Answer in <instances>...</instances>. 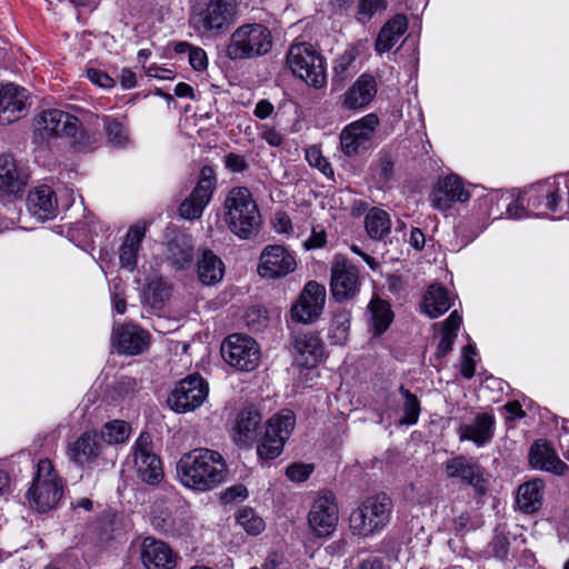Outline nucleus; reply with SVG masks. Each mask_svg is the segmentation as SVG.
I'll return each mask as SVG.
<instances>
[{"label":"nucleus","instance_id":"46","mask_svg":"<svg viewBox=\"0 0 569 569\" xmlns=\"http://www.w3.org/2000/svg\"><path fill=\"white\" fill-rule=\"evenodd\" d=\"M510 535L505 527H497L495 536L489 543V553L500 561H507L511 543Z\"/></svg>","mask_w":569,"mask_h":569},{"label":"nucleus","instance_id":"34","mask_svg":"<svg viewBox=\"0 0 569 569\" xmlns=\"http://www.w3.org/2000/svg\"><path fill=\"white\" fill-rule=\"evenodd\" d=\"M261 423V415L252 407L244 408L237 417L234 425V441L238 445L247 446L253 441L257 430Z\"/></svg>","mask_w":569,"mask_h":569},{"label":"nucleus","instance_id":"63","mask_svg":"<svg viewBox=\"0 0 569 569\" xmlns=\"http://www.w3.org/2000/svg\"><path fill=\"white\" fill-rule=\"evenodd\" d=\"M118 78L121 87L126 90L132 89L137 84L136 73L128 68H123Z\"/></svg>","mask_w":569,"mask_h":569},{"label":"nucleus","instance_id":"6","mask_svg":"<svg viewBox=\"0 0 569 569\" xmlns=\"http://www.w3.org/2000/svg\"><path fill=\"white\" fill-rule=\"evenodd\" d=\"M63 496L62 479L49 459H41L36 466L31 487L27 491L30 507L38 512H47L58 507Z\"/></svg>","mask_w":569,"mask_h":569},{"label":"nucleus","instance_id":"10","mask_svg":"<svg viewBox=\"0 0 569 569\" xmlns=\"http://www.w3.org/2000/svg\"><path fill=\"white\" fill-rule=\"evenodd\" d=\"M132 463L137 477L151 486L163 479V468L160 457L153 450L150 433L141 432L131 447Z\"/></svg>","mask_w":569,"mask_h":569},{"label":"nucleus","instance_id":"11","mask_svg":"<svg viewBox=\"0 0 569 569\" xmlns=\"http://www.w3.org/2000/svg\"><path fill=\"white\" fill-rule=\"evenodd\" d=\"M296 426V416L291 410H283L268 420L264 436L257 452L261 459L277 458Z\"/></svg>","mask_w":569,"mask_h":569},{"label":"nucleus","instance_id":"8","mask_svg":"<svg viewBox=\"0 0 569 569\" xmlns=\"http://www.w3.org/2000/svg\"><path fill=\"white\" fill-rule=\"evenodd\" d=\"M287 67L292 74L308 86L321 89L327 83V72L322 56L311 43L299 42L290 46L286 56Z\"/></svg>","mask_w":569,"mask_h":569},{"label":"nucleus","instance_id":"60","mask_svg":"<svg viewBox=\"0 0 569 569\" xmlns=\"http://www.w3.org/2000/svg\"><path fill=\"white\" fill-rule=\"evenodd\" d=\"M224 164L232 172H242L248 168L246 159L236 153H228L224 157Z\"/></svg>","mask_w":569,"mask_h":569},{"label":"nucleus","instance_id":"21","mask_svg":"<svg viewBox=\"0 0 569 569\" xmlns=\"http://www.w3.org/2000/svg\"><path fill=\"white\" fill-rule=\"evenodd\" d=\"M28 91L13 83H8L0 89V124L7 126L28 112Z\"/></svg>","mask_w":569,"mask_h":569},{"label":"nucleus","instance_id":"33","mask_svg":"<svg viewBox=\"0 0 569 569\" xmlns=\"http://www.w3.org/2000/svg\"><path fill=\"white\" fill-rule=\"evenodd\" d=\"M408 29V20L397 14L381 28L376 39L375 49L378 53L390 51Z\"/></svg>","mask_w":569,"mask_h":569},{"label":"nucleus","instance_id":"12","mask_svg":"<svg viewBox=\"0 0 569 569\" xmlns=\"http://www.w3.org/2000/svg\"><path fill=\"white\" fill-rule=\"evenodd\" d=\"M221 355L224 361L241 371L254 370L260 361V348L249 336L233 333L221 345Z\"/></svg>","mask_w":569,"mask_h":569},{"label":"nucleus","instance_id":"54","mask_svg":"<svg viewBox=\"0 0 569 569\" xmlns=\"http://www.w3.org/2000/svg\"><path fill=\"white\" fill-rule=\"evenodd\" d=\"M313 471V466L309 463H292L287 470L286 475L291 481L301 482L309 478Z\"/></svg>","mask_w":569,"mask_h":569},{"label":"nucleus","instance_id":"2","mask_svg":"<svg viewBox=\"0 0 569 569\" xmlns=\"http://www.w3.org/2000/svg\"><path fill=\"white\" fill-rule=\"evenodd\" d=\"M33 134L41 141L67 137L79 150L92 148L100 133L84 129L80 120L59 109H46L38 112L32 121Z\"/></svg>","mask_w":569,"mask_h":569},{"label":"nucleus","instance_id":"20","mask_svg":"<svg viewBox=\"0 0 569 569\" xmlns=\"http://www.w3.org/2000/svg\"><path fill=\"white\" fill-rule=\"evenodd\" d=\"M297 267L296 259L283 246H267L261 254L258 264V273L262 278L276 279L286 277L295 271Z\"/></svg>","mask_w":569,"mask_h":569},{"label":"nucleus","instance_id":"9","mask_svg":"<svg viewBox=\"0 0 569 569\" xmlns=\"http://www.w3.org/2000/svg\"><path fill=\"white\" fill-rule=\"evenodd\" d=\"M378 116L368 113L346 126L340 133V149L347 157H358L366 153L373 144Z\"/></svg>","mask_w":569,"mask_h":569},{"label":"nucleus","instance_id":"29","mask_svg":"<svg viewBox=\"0 0 569 569\" xmlns=\"http://www.w3.org/2000/svg\"><path fill=\"white\" fill-rule=\"evenodd\" d=\"M27 207L39 221H47L57 216V197L49 186H39L29 191Z\"/></svg>","mask_w":569,"mask_h":569},{"label":"nucleus","instance_id":"23","mask_svg":"<svg viewBox=\"0 0 569 569\" xmlns=\"http://www.w3.org/2000/svg\"><path fill=\"white\" fill-rule=\"evenodd\" d=\"M140 559L146 569H173L178 555L167 542L146 537L140 547Z\"/></svg>","mask_w":569,"mask_h":569},{"label":"nucleus","instance_id":"51","mask_svg":"<svg viewBox=\"0 0 569 569\" xmlns=\"http://www.w3.org/2000/svg\"><path fill=\"white\" fill-rule=\"evenodd\" d=\"M387 9L386 0H359L357 20L367 23L371 18Z\"/></svg>","mask_w":569,"mask_h":569},{"label":"nucleus","instance_id":"56","mask_svg":"<svg viewBox=\"0 0 569 569\" xmlns=\"http://www.w3.org/2000/svg\"><path fill=\"white\" fill-rule=\"evenodd\" d=\"M393 164L395 163H393L390 154L385 153V154L380 156V158L378 160L377 169H376L378 179L380 181L387 182L391 179L392 173H393Z\"/></svg>","mask_w":569,"mask_h":569},{"label":"nucleus","instance_id":"18","mask_svg":"<svg viewBox=\"0 0 569 569\" xmlns=\"http://www.w3.org/2000/svg\"><path fill=\"white\" fill-rule=\"evenodd\" d=\"M528 208L538 210V214L556 213L561 203L560 188L556 180H546L529 186L520 196Z\"/></svg>","mask_w":569,"mask_h":569},{"label":"nucleus","instance_id":"44","mask_svg":"<svg viewBox=\"0 0 569 569\" xmlns=\"http://www.w3.org/2000/svg\"><path fill=\"white\" fill-rule=\"evenodd\" d=\"M131 432L130 425L123 420H113L107 422L101 428L99 435L101 441L107 445L123 443L128 440Z\"/></svg>","mask_w":569,"mask_h":569},{"label":"nucleus","instance_id":"49","mask_svg":"<svg viewBox=\"0 0 569 569\" xmlns=\"http://www.w3.org/2000/svg\"><path fill=\"white\" fill-rule=\"evenodd\" d=\"M167 259L176 269H183L192 260V248L171 242L168 246Z\"/></svg>","mask_w":569,"mask_h":569},{"label":"nucleus","instance_id":"26","mask_svg":"<svg viewBox=\"0 0 569 569\" xmlns=\"http://www.w3.org/2000/svg\"><path fill=\"white\" fill-rule=\"evenodd\" d=\"M28 183V174L12 156L0 154V199L21 194Z\"/></svg>","mask_w":569,"mask_h":569},{"label":"nucleus","instance_id":"35","mask_svg":"<svg viewBox=\"0 0 569 569\" xmlns=\"http://www.w3.org/2000/svg\"><path fill=\"white\" fill-rule=\"evenodd\" d=\"M545 483L541 479H532L518 488L517 505L522 512L533 513L542 506Z\"/></svg>","mask_w":569,"mask_h":569},{"label":"nucleus","instance_id":"39","mask_svg":"<svg viewBox=\"0 0 569 569\" xmlns=\"http://www.w3.org/2000/svg\"><path fill=\"white\" fill-rule=\"evenodd\" d=\"M369 310L373 333L380 336L389 328L393 319L390 305L380 298H373L369 303Z\"/></svg>","mask_w":569,"mask_h":569},{"label":"nucleus","instance_id":"25","mask_svg":"<svg viewBox=\"0 0 569 569\" xmlns=\"http://www.w3.org/2000/svg\"><path fill=\"white\" fill-rule=\"evenodd\" d=\"M103 443L97 432H83L67 448V456L71 462L83 468L94 463L102 455Z\"/></svg>","mask_w":569,"mask_h":569},{"label":"nucleus","instance_id":"59","mask_svg":"<svg viewBox=\"0 0 569 569\" xmlns=\"http://www.w3.org/2000/svg\"><path fill=\"white\" fill-rule=\"evenodd\" d=\"M188 60L190 66L197 71H202L208 66L207 53L200 47H193V49L188 54Z\"/></svg>","mask_w":569,"mask_h":569},{"label":"nucleus","instance_id":"53","mask_svg":"<svg viewBox=\"0 0 569 569\" xmlns=\"http://www.w3.org/2000/svg\"><path fill=\"white\" fill-rule=\"evenodd\" d=\"M353 61V57L350 53H343L335 60L333 70V82H343L349 77V68Z\"/></svg>","mask_w":569,"mask_h":569},{"label":"nucleus","instance_id":"43","mask_svg":"<svg viewBox=\"0 0 569 569\" xmlns=\"http://www.w3.org/2000/svg\"><path fill=\"white\" fill-rule=\"evenodd\" d=\"M351 322V312L347 309H339L335 312L330 330L329 338L335 345H343L349 336Z\"/></svg>","mask_w":569,"mask_h":569},{"label":"nucleus","instance_id":"30","mask_svg":"<svg viewBox=\"0 0 569 569\" xmlns=\"http://www.w3.org/2000/svg\"><path fill=\"white\" fill-rule=\"evenodd\" d=\"M296 361L303 367H315L325 355L323 343L320 337L312 332L299 333L293 342Z\"/></svg>","mask_w":569,"mask_h":569},{"label":"nucleus","instance_id":"27","mask_svg":"<svg viewBox=\"0 0 569 569\" xmlns=\"http://www.w3.org/2000/svg\"><path fill=\"white\" fill-rule=\"evenodd\" d=\"M496 419L493 415L482 412L476 415L471 423H462L457 428L459 440L471 441L477 447H483L495 435Z\"/></svg>","mask_w":569,"mask_h":569},{"label":"nucleus","instance_id":"31","mask_svg":"<svg viewBox=\"0 0 569 569\" xmlns=\"http://www.w3.org/2000/svg\"><path fill=\"white\" fill-rule=\"evenodd\" d=\"M530 465L540 470L563 475L568 466L557 456L555 450L542 441H536L529 452Z\"/></svg>","mask_w":569,"mask_h":569},{"label":"nucleus","instance_id":"58","mask_svg":"<svg viewBox=\"0 0 569 569\" xmlns=\"http://www.w3.org/2000/svg\"><path fill=\"white\" fill-rule=\"evenodd\" d=\"M261 569H299V567L290 563L282 555L273 552L266 558Z\"/></svg>","mask_w":569,"mask_h":569},{"label":"nucleus","instance_id":"4","mask_svg":"<svg viewBox=\"0 0 569 569\" xmlns=\"http://www.w3.org/2000/svg\"><path fill=\"white\" fill-rule=\"evenodd\" d=\"M223 210V221L238 238L250 239L259 232L261 214L248 188H232L226 197Z\"/></svg>","mask_w":569,"mask_h":569},{"label":"nucleus","instance_id":"19","mask_svg":"<svg viewBox=\"0 0 569 569\" xmlns=\"http://www.w3.org/2000/svg\"><path fill=\"white\" fill-rule=\"evenodd\" d=\"M443 470L448 478L459 479L462 483L471 486L477 493L482 495L487 490L485 469L466 456L459 455L447 460Z\"/></svg>","mask_w":569,"mask_h":569},{"label":"nucleus","instance_id":"7","mask_svg":"<svg viewBox=\"0 0 569 569\" xmlns=\"http://www.w3.org/2000/svg\"><path fill=\"white\" fill-rule=\"evenodd\" d=\"M272 48V34L261 23L238 27L229 39L226 54L231 60H244L267 54Z\"/></svg>","mask_w":569,"mask_h":569},{"label":"nucleus","instance_id":"40","mask_svg":"<svg viewBox=\"0 0 569 569\" xmlns=\"http://www.w3.org/2000/svg\"><path fill=\"white\" fill-rule=\"evenodd\" d=\"M365 227L372 239H382L390 232L389 214L381 209H371L365 218Z\"/></svg>","mask_w":569,"mask_h":569},{"label":"nucleus","instance_id":"16","mask_svg":"<svg viewBox=\"0 0 569 569\" xmlns=\"http://www.w3.org/2000/svg\"><path fill=\"white\" fill-rule=\"evenodd\" d=\"M339 520L338 506L330 491L321 492L312 502L308 513V526L317 537H328L337 528Z\"/></svg>","mask_w":569,"mask_h":569},{"label":"nucleus","instance_id":"24","mask_svg":"<svg viewBox=\"0 0 569 569\" xmlns=\"http://www.w3.org/2000/svg\"><path fill=\"white\" fill-rule=\"evenodd\" d=\"M112 343L119 353L140 355L148 349L150 335L136 325L127 323L113 329Z\"/></svg>","mask_w":569,"mask_h":569},{"label":"nucleus","instance_id":"61","mask_svg":"<svg viewBox=\"0 0 569 569\" xmlns=\"http://www.w3.org/2000/svg\"><path fill=\"white\" fill-rule=\"evenodd\" d=\"M326 243V233L323 230L317 231L316 228L312 229L311 236L305 242V247L307 250L318 249L323 247Z\"/></svg>","mask_w":569,"mask_h":569},{"label":"nucleus","instance_id":"15","mask_svg":"<svg viewBox=\"0 0 569 569\" xmlns=\"http://www.w3.org/2000/svg\"><path fill=\"white\" fill-rule=\"evenodd\" d=\"M327 298L326 287L317 281H308L297 301L291 307L292 320L313 323L323 312Z\"/></svg>","mask_w":569,"mask_h":569},{"label":"nucleus","instance_id":"5","mask_svg":"<svg viewBox=\"0 0 569 569\" xmlns=\"http://www.w3.org/2000/svg\"><path fill=\"white\" fill-rule=\"evenodd\" d=\"M392 501L386 493H377L366 498L349 517L353 535L370 537L382 531L391 519Z\"/></svg>","mask_w":569,"mask_h":569},{"label":"nucleus","instance_id":"13","mask_svg":"<svg viewBox=\"0 0 569 569\" xmlns=\"http://www.w3.org/2000/svg\"><path fill=\"white\" fill-rule=\"evenodd\" d=\"M208 393V382L200 375L193 373L177 382L168 402L176 412H189L199 408Z\"/></svg>","mask_w":569,"mask_h":569},{"label":"nucleus","instance_id":"36","mask_svg":"<svg viewBox=\"0 0 569 569\" xmlns=\"http://www.w3.org/2000/svg\"><path fill=\"white\" fill-rule=\"evenodd\" d=\"M421 311L429 318H438L451 308V298L446 288L430 286L423 295Z\"/></svg>","mask_w":569,"mask_h":569},{"label":"nucleus","instance_id":"42","mask_svg":"<svg viewBox=\"0 0 569 569\" xmlns=\"http://www.w3.org/2000/svg\"><path fill=\"white\" fill-rule=\"evenodd\" d=\"M483 526V518L475 509L462 511L455 517L451 522V530L458 537H463L468 532L476 531Z\"/></svg>","mask_w":569,"mask_h":569},{"label":"nucleus","instance_id":"38","mask_svg":"<svg viewBox=\"0 0 569 569\" xmlns=\"http://www.w3.org/2000/svg\"><path fill=\"white\" fill-rule=\"evenodd\" d=\"M461 322L462 318L457 310L452 311L442 322L441 339L436 351L438 359L445 358L451 351Z\"/></svg>","mask_w":569,"mask_h":569},{"label":"nucleus","instance_id":"50","mask_svg":"<svg viewBox=\"0 0 569 569\" xmlns=\"http://www.w3.org/2000/svg\"><path fill=\"white\" fill-rule=\"evenodd\" d=\"M151 525L156 530L166 536L176 537L181 535V529L177 526L176 519L167 512L154 515L151 519Z\"/></svg>","mask_w":569,"mask_h":569},{"label":"nucleus","instance_id":"45","mask_svg":"<svg viewBox=\"0 0 569 569\" xmlns=\"http://www.w3.org/2000/svg\"><path fill=\"white\" fill-rule=\"evenodd\" d=\"M236 522L251 536L260 535L266 527L263 519L257 513V511L247 506L238 509L236 512Z\"/></svg>","mask_w":569,"mask_h":569},{"label":"nucleus","instance_id":"1","mask_svg":"<svg viewBox=\"0 0 569 569\" xmlns=\"http://www.w3.org/2000/svg\"><path fill=\"white\" fill-rule=\"evenodd\" d=\"M180 482L194 491H210L226 481L228 467L220 452L208 448L184 453L177 463Z\"/></svg>","mask_w":569,"mask_h":569},{"label":"nucleus","instance_id":"57","mask_svg":"<svg viewBox=\"0 0 569 569\" xmlns=\"http://www.w3.org/2000/svg\"><path fill=\"white\" fill-rule=\"evenodd\" d=\"M247 497V488L243 485L238 483L227 488L223 491V493L221 495V501L227 505L236 502L237 500H244Z\"/></svg>","mask_w":569,"mask_h":569},{"label":"nucleus","instance_id":"37","mask_svg":"<svg viewBox=\"0 0 569 569\" xmlns=\"http://www.w3.org/2000/svg\"><path fill=\"white\" fill-rule=\"evenodd\" d=\"M199 280L207 286L220 282L224 276L222 260L211 250H203L197 263Z\"/></svg>","mask_w":569,"mask_h":569},{"label":"nucleus","instance_id":"47","mask_svg":"<svg viewBox=\"0 0 569 569\" xmlns=\"http://www.w3.org/2000/svg\"><path fill=\"white\" fill-rule=\"evenodd\" d=\"M400 393L403 397V417L400 419L401 425H416L420 415V402L418 398L411 393L409 390L400 387Z\"/></svg>","mask_w":569,"mask_h":569},{"label":"nucleus","instance_id":"62","mask_svg":"<svg viewBox=\"0 0 569 569\" xmlns=\"http://www.w3.org/2000/svg\"><path fill=\"white\" fill-rule=\"evenodd\" d=\"M476 371V362L473 358L470 355H462L461 365H460V372L461 375L467 378L471 379L475 376Z\"/></svg>","mask_w":569,"mask_h":569},{"label":"nucleus","instance_id":"22","mask_svg":"<svg viewBox=\"0 0 569 569\" xmlns=\"http://www.w3.org/2000/svg\"><path fill=\"white\" fill-rule=\"evenodd\" d=\"M377 92L376 78L363 73L340 96V107L349 111H361L373 101Z\"/></svg>","mask_w":569,"mask_h":569},{"label":"nucleus","instance_id":"32","mask_svg":"<svg viewBox=\"0 0 569 569\" xmlns=\"http://www.w3.org/2000/svg\"><path fill=\"white\" fill-rule=\"evenodd\" d=\"M144 236V226L133 224L129 228L119 252V260L122 268H126L130 271L134 270L137 266L138 253Z\"/></svg>","mask_w":569,"mask_h":569},{"label":"nucleus","instance_id":"41","mask_svg":"<svg viewBox=\"0 0 569 569\" xmlns=\"http://www.w3.org/2000/svg\"><path fill=\"white\" fill-rule=\"evenodd\" d=\"M93 126L96 129L93 131L98 132V128L102 124L106 129V133L108 140L113 146H122L128 140L127 129L122 121L111 118V117H92Z\"/></svg>","mask_w":569,"mask_h":569},{"label":"nucleus","instance_id":"48","mask_svg":"<svg viewBox=\"0 0 569 569\" xmlns=\"http://www.w3.org/2000/svg\"><path fill=\"white\" fill-rule=\"evenodd\" d=\"M168 298V286L161 279L151 280L144 289V299L153 308H160Z\"/></svg>","mask_w":569,"mask_h":569},{"label":"nucleus","instance_id":"64","mask_svg":"<svg viewBox=\"0 0 569 569\" xmlns=\"http://www.w3.org/2000/svg\"><path fill=\"white\" fill-rule=\"evenodd\" d=\"M261 136L272 147H278L282 143V136L273 128L264 127Z\"/></svg>","mask_w":569,"mask_h":569},{"label":"nucleus","instance_id":"52","mask_svg":"<svg viewBox=\"0 0 569 569\" xmlns=\"http://www.w3.org/2000/svg\"><path fill=\"white\" fill-rule=\"evenodd\" d=\"M306 159L311 167L319 169L326 177L333 174V169L321 151L312 146L306 150Z\"/></svg>","mask_w":569,"mask_h":569},{"label":"nucleus","instance_id":"14","mask_svg":"<svg viewBox=\"0 0 569 569\" xmlns=\"http://www.w3.org/2000/svg\"><path fill=\"white\" fill-rule=\"evenodd\" d=\"M358 268L343 256L337 254L331 263L330 291L337 302L356 298L360 291Z\"/></svg>","mask_w":569,"mask_h":569},{"label":"nucleus","instance_id":"28","mask_svg":"<svg viewBox=\"0 0 569 569\" xmlns=\"http://www.w3.org/2000/svg\"><path fill=\"white\" fill-rule=\"evenodd\" d=\"M470 194L463 188L462 181L458 176L450 174L438 182L433 189L430 200L435 208L446 210L451 202H466Z\"/></svg>","mask_w":569,"mask_h":569},{"label":"nucleus","instance_id":"3","mask_svg":"<svg viewBox=\"0 0 569 569\" xmlns=\"http://www.w3.org/2000/svg\"><path fill=\"white\" fill-rule=\"evenodd\" d=\"M238 9L237 0H196L189 27L201 38L219 39L236 23Z\"/></svg>","mask_w":569,"mask_h":569},{"label":"nucleus","instance_id":"17","mask_svg":"<svg viewBox=\"0 0 569 569\" xmlns=\"http://www.w3.org/2000/svg\"><path fill=\"white\" fill-rule=\"evenodd\" d=\"M216 184L213 169L204 166L200 171L199 181L191 194L180 204V216L189 220L199 219L212 198Z\"/></svg>","mask_w":569,"mask_h":569},{"label":"nucleus","instance_id":"55","mask_svg":"<svg viewBox=\"0 0 569 569\" xmlns=\"http://www.w3.org/2000/svg\"><path fill=\"white\" fill-rule=\"evenodd\" d=\"M87 76L92 83L100 88L110 89L114 86L113 78L100 69L89 68L87 70Z\"/></svg>","mask_w":569,"mask_h":569}]
</instances>
